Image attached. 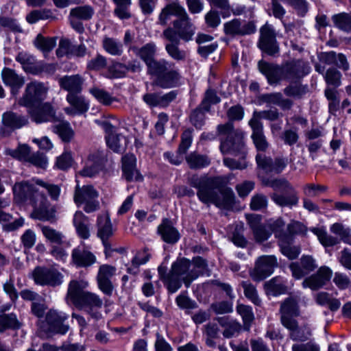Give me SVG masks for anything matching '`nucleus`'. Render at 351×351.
I'll use <instances>...</instances> for the list:
<instances>
[{"label": "nucleus", "instance_id": "nucleus-1", "mask_svg": "<svg viewBox=\"0 0 351 351\" xmlns=\"http://www.w3.org/2000/svg\"><path fill=\"white\" fill-rule=\"evenodd\" d=\"M13 193L16 201L27 202L33 207L32 218L41 221H53L55 219V210L49 208L50 203L47 197L29 182L15 183Z\"/></svg>", "mask_w": 351, "mask_h": 351}, {"label": "nucleus", "instance_id": "nucleus-2", "mask_svg": "<svg viewBox=\"0 0 351 351\" xmlns=\"http://www.w3.org/2000/svg\"><path fill=\"white\" fill-rule=\"evenodd\" d=\"M258 67L271 85H276L284 80H292L302 77L310 71L308 64L302 60L292 61L282 66L261 60Z\"/></svg>", "mask_w": 351, "mask_h": 351}, {"label": "nucleus", "instance_id": "nucleus-3", "mask_svg": "<svg viewBox=\"0 0 351 351\" xmlns=\"http://www.w3.org/2000/svg\"><path fill=\"white\" fill-rule=\"evenodd\" d=\"M218 178H210L206 180L193 178L191 184L198 188L197 196L201 202L205 204H214L219 207H226L232 204L234 193L230 188L219 190L217 193L213 186L217 183Z\"/></svg>", "mask_w": 351, "mask_h": 351}, {"label": "nucleus", "instance_id": "nucleus-4", "mask_svg": "<svg viewBox=\"0 0 351 351\" xmlns=\"http://www.w3.org/2000/svg\"><path fill=\"white\" fill-rule=\"evenodd\" d=\"M148 73L154 77V83L164 88L174 87L180 82V75L175 64L164 59L149 63Z\"/></svg>", "mask_w": 351, "mask_h": 351}, {"label": "nucleus", "instance_id": "nucleus-5", "mask_svg": "<svg viewBox=\"0 0 351 351\" xmlns=\"http://www.w3.org/2000/svg\"><path fill=\"white\" fill-rule=\"evenodd\" d=\"M281 322L291 330V337L295 341H305L310 336L308 330L298 328L295 317L299 315V309L296 300L293 298H287L281 305Z\"/></svg>", "mask_w": 351, "mask_h": 351}, {"label": "nucleus", "instance_id": "nucleus-6", "mask_svg": "<svg viewBox=\"0 0 351 351\" xmlns=\"http://www.w3.org/2000/svg\"><path fill=\"white\" fill-rule=\"evenodd\" d=\"M311 231L317 236L320 243L324 247H332L340 243V241L351 245V229L341 223H335L330 226V231L339 239L330 235L324 227L312 228Z\"/></svg>", "mask_w": 351, "mask_h": 351}, {"label": "nucleus", "instance_id": "nucleus-7", "mask_svg": "<svg viewBox=\"0 0 351 351\" xmlns=\"http://www.w3.org/2000/svg\"><path fill=\"white\" fill-rule=\"evenodd\" d=\"M218 132L221 135L227 136L226 140L221 139L220 149L222 154L241 151L244 147V134L240 130H234L231 123L218 126Z\"/></svg>", "mask_w": 351, "mask_h": 351}, {"label": "nucleus", "instance_id": "nucleus-8", "mask_svg": "<svg viewBox=\"0 0 351 351\" xmlns=\"http://www.w3.org/2000/svg\"><path fill=\"white\" fill-rule=\"evenodd\" d=\"M98 192L91 185H77L74 193V202L79 206L84 204V210L87 213L95 212L99 208L97 200Z\"/></svg>", "mask_w": 351, "mask_h": 351}, {"label": "nucleus", "instance_id": "nucleus-9", "mask_svg": "<svg viewBox=\"0 0 351 351\" xmlns=\"http://www.w3.org/2000/svg\"><path fill=\"white\" fill-rule=\"evenodd\" d=\"M189 269L190 261L185 258L178 260L173 264L170 274L163 278L171 293H175L180 288L181 280L184 282V277L188 276Z\"/></svg>", "mask_w": 351, "mask_h": 351}, {"label": "nucleus", "instance_id": "nucleus-10", "mask_svg": "<svg viewBox=\"0 0 351 351\" xmlns=\"http://www.w3.org/2000/svg\"><path fill=\"white\" fill-rule=\"evenodd\" d=\"M48 87L43 82L34 81L26 86L25 93L19 104L23 106H32L47 98Z\"/></svg>", "mask_w": 351, "mask_h": 351}, {"label": "nucleus", "instance_id": "nucleus-11", "mask_svg": "<svg viewBox=\"0 0 351 351\" xmlns=\"http://www.w3.org/2000/svg\"><path fill=\"white\" fill-rule=\"evenodd\" d=\"M32 276L36 284L42 286L57 287L63 282V275L54 267L38 266L34 268Z\"/></svg>", "mask_w": 351, "mask_h": 351}, {"label": "nucleus", "instance_id": "nucleus-12", "mask_svg": "<svg viewBox=\"0 0 351 351\" xmlns=\"http://www.w3.org/2000/svg\"><path fill=\"white\" fill-rule=\"evenodd\" d=\"M97 122L105 131L106 141L108 147L115 152H124L129 139L123 135L117 134L115 127L110 122L107 121Z\"/></svg>", "mask_w": 351, "mask_h": 351}, {"label": "nucleus", "instance_id": "nucleus-13", "mask_svg": "<svg viewBox=\"0 0 351 351\" xmlns=\"http://www.w3.org/2000/svg\"><path fill=\"white\" fill-rule=\"evenodd\" d=\"M278 265L277 258L273 255L262 256L256 262L252 278L256 281L262 280L270 276Z\"/></svg>", "mask_w": 351, "mask_h": 351}, {"label": "nucleus", "instance_id": "nucleus-14", "mask_svg": "<svg viewBox=\"0 0 351 351\" xmlns=\"http://www.w3.org/2000/svg\"><path fill=\"white\" fill-rule=\"evenodd\" d=\"M106 161V157L104 152H93L88 155L86 165L79 171V174L83 177H93L104 169Z\"/></svg>", "mask_w": 351, "mask_h": 351}, {"label": "nucleus", "instance_id": "nucleus-15", "mask_svg": "<svg viewBox=\"0 0 351 351\" xmlns=\"http://www.w3.org/2000/svg\"><path fill=\"white\" fill-rule=\"evenodd\" d=\"M102 305L103 301L99 295L88 291L76 307L84 311L95 320H99L101 318L99 309L101 308Z\"/></svg>", "mask_w": 351, "mask_h": 351}, {"label": "nucleus", "instance_id": "nucleus-16", "mask_svg": "<svg viewBox=\"0 0 351 351\" xmlns=\"http://www.w3.org/2000/svg\"><path fill=\"white\" fill-rule=\"evenodd\" d=\"M29 108L28 112L32 120L36 123L51 121L56 117V111L49 102L37 104Z\"/></svg>", "mask_w": 351, "mask_h": 351}, {"label": "nucleus", "instance_id": "nucleus-17", "mask_svg": "<svg viewBox=\"0 0 351 351\" xmlns=\"http://www.w3.org/2000/svg\"><path fill=\"white\" fill-rule=\"evenodd\" d=\"M259 47L269 55H274L278 52L276 34L271 25L265 24L261 27Z\"/></svg>", "mask_w": 351, "mask_h": 351}, {"label": "nucleus", "instance_id": "nucleus-18", "mask_svg": "<svg viewBox=\"0 0 351 351\" xmlns=\"http://www.w3.org/2000/svg\"><path fill=\"white\" fill-rule=\"evenodd\" d=\"M98 232L97 235L101 239L105 247V254L106 256H110L112 251L110 244L108 241V239L113 234L112 226L108 214L101 215L97 218Z\"/></svg>", "mask_w": 351, "mask_h": 351}, {"label": "nucleus", "instance_id": "nucleus-19", "mask_svg": "<svg viewBox=\"0 0 351 351\" xmlns=\"http://www.w3.org/2000/svg\"><path fill=\"white\" fill-rule=\"evenodd\" d=\"M332 270L326 267H321L316 274L312 275L304 280L302 287L311 290H317L322 287L331 278Z\"/></svg>", "mask_w": 351, "mask_h": 351}, {"label": "nucleus", "instance_id": "nucleus-20", "mask_svg": "<svg viewBox=\"0 0 351 351\" xmlns=\"http://www.w3.org/2000/svg\"><path fill=\"white\" fill-rule=\"evenodd\" d=\"M315 260L308 255L302 256L300 263H292L289 265L292 276L295 279H300L317 268Z\"/></svg>", "mask_w": 351, "mask_h": 351}, {"label": "nucleus", "instance_id": "nucleus-21", "mask_svg": "<svg viewBox=\"0 0 351 351\" xmlns=\"http://www.w3.org/2000/svg\"><path fill=\"white\" fill-rule=\"evenodd\" d=\"M68 316L62 312L50 310L46 315V322L49 326V330L54 333L65 334L69 330V326L64 324Z\"/></svg>", "mask_w": 351, "mask_h": 351}, {"label": "nucleus", "instance_id": "nucleus-22", "mask_svg": "<svg viewBox=\"0 0 351 351\" xmlns=\"http://www.w3.org/2000/svg\"><path fill=\"white\" fill-rule=\"evenodd\" d=\"M70 107L64 108V112L71 116L86 112L89 108L88 103L80 93H68L66 97Z\"/></svg>", "mask_w": 351, "mask_h": 351}, {"label": "nucleus", "instance_id": "nucleus-23", "mask_svg": "<svg viewBox=\"0 0 351 351\" xmlns=\"http://www.w3.org/2000/svg\"><path fill=\"white\" fill-rule=\"evenodd\" d=\"M249 125L252 130V138L256 149L259 151L265 150L268 144L263 134V124L260 121L258 114H254L253 117L249 121Z\"/></svg>", "mask_w": 351, "mask_h": 351}, {"label": "nucleus", "instance_id": "nucleus-24", "mask_svg": "<svg viewBox=\"0 0 351 351\" xmlns=\"http://www.w3.org/2000/svg\"><path fill=\"white\" fill-rule=\"evenodd\" d=\"M71 259L77 267H88L96 262L95 256L84 246H78L73 250Z\"/></svg>", "mask_w": 351, "mask_h": 351}, {"label": "nucleus", "instance_id": "nucleus-25", "mask_svg": "<svg viewBox=\"0 0 351 351\" xmlns=\"http://www.w3.org/2000/svg\"><path fill=\"white\" fill-rule=\"evenodd\" d=\"M84 78L80 74L64 75L58 80L60 88L68 93H80L83 88Z\"/></svg>", "mask_w": 351, "mask_h": 351}, {"label": "nucleus", "instance_id": "nucleus-26", "mask_svg": "<svg viewBox=\"0 0 351 351\" xmlns=\"http://www.w3.org/2000/svg\"><path fill=\"white\" fill-rule=\"evenodd\" d=\"M223 28L226 34L230 36L250 34L255 32V26L252 23L242 24L237 19L226 22Z\"/></svg>", "mask_w": 351, "mask_h": 351}, {"label": "nucleus", "instance_id": "nucleus-27", "mask_svg": "<svg viewBox=\"0 0 351 351\" xmlns=\"http://www.w3.org/2000/svg\"><path fill=\"white\" fill-rule=\"evenodd\" d=\"M88 285V282L84 280H73L69 282L66 299L70 300L75 307L88 292L84 291Z\"/></svg>", "mask_w": 351, "mask_h": 351}, {"label": "nucleus", "instance_id": "nucleus-28", "mask_svg": "<svg viewBox=\"0 0 351 351\" xmlns=\"http://www.w3.org/2000/svg\"><path fill=\"white\" fill-rule=\"evenodd\" d=\"M1 76L4 84L10 87L12 94L17 95L19 89L25 83L23 77L18 75L14 70L10 68H4L2 70Z\"/></svg>", "mask_w": 351, "mask_h": 351}, {"label": "nucleus", "instance_id": "nucleus-29", "mask_svg": "<svg viewBox=\"0 0 351 351\" xmlns=\"http://www.w3.org/2000/svg\"><path fill=\"white\" fill-rule=\"evenodd\" d=\"M176 97L174 91H170L166 94L150 93L144 95L145 102L150 106L167 107Z\"/></svg>", "mask_w": 351, "mask_h": 351}, {"label": "nucleus", "instance_id": "nucleus-30", "mask_svg": "<svg viewBox=\"0 0 351 351\" xmlns=\"http://www.w3.org/2000/svg\"><path fill=\"white\" fill-rule=\"evenodd\" d=\"M27 123L28 119L26 117L12 111H7L2 115V123L3 127L10 130L19 129L27 125Z\"/></svg>", "mask_w": 351, "mask_h": 351}, {"label": "nucleus", "instance_id": "nucleus-31", "mask_svg": "<svg viewBox=\"0 0 351 351\" xmlns=\"http://www.w3.org/2000/svg\"><path fill=\"white\" fill-rule=\"evenodd\" d=\"M206 272V265L205 261L200 257L194 258L192 262L190 261V269L188 276L184 277L185 285L189 287L193 280L196 279L199 276L204 274Z\"/></svg>", "mask_w": 351, "mask_h": 351}, {"label": "nucleus", "instance_id": "nucleus-32", "mask_svg": "<svg viewBox=\"0 0 351 351\" xmlns=\"http://www.w3.org/2000/svg\"><path fill=\"white\" fill-rule=\"evenodd\" d=\"M73 222L77 235L83 239H88L90 237L88 218L82 211H77L73 216Z\"/></svg>", "mask_w": 351, "mask_h": 351}, {"label": "nucleus", "instance_id": "nucleus-33", "mask_svg": "<svg viewBox=\"0 0 351 351\" xmlns=\"http://www.w3.org/2000/svg\"><path fill=\"white\" fill-rule=\"evenodd\" d=\"M173 15L178 16L181 18H186V11L184 8L177 3L167 5L164 8L158 17L160 24L165 25L167 24L170 17Z\"/></svg>", "mask_w": 351, "mask_h": 351}, {"label": "nucleus", "instance_id": "nucleus-34", "mask_svg": "<svg viewBox=\"0 0 351 351\" xmlns=\"http://www.w3.org/2000/svg\"><path fill=\"white\" fill-rule=\"evenodd\" d=\"M248 223L253 230L254 237L258 241L267 240L271 235V232L267 231L265 227L261 225V217L258 215H247Z\"/></svg>", "mask_w": 351, "mask_h": 351}, {"label": "nucleus", "instance_id": "nucleus-35", "mask_svg": "<svg viewBox=\"0 0 351 351\" xmlns=\"http://www.w3.org/2000/svg\"><path fill=\"white\" fill-rule=\"evenodd\" d=\"M173 25L174 27L178 29L180 38L186 41L192 39L195 34V27L189 21L186 13V18L182 17L181 19H180V21H175Z\"/></svg>", "mask_w": 351, "mask_h": 351}, {"label": "nucleus", "instance_id": "nucleus-36", "mask_svg": "<svg viewBox=\"0 0 351 351\" xmlns=\"http://www.w3.org/2000/svg\"><path fill=\"white\" fill-rule=\"evenodd\" d=\"M267 295L277 296L287 291V287L285 280L280 277H275L265 284Z\"/></svg>", "mask_w": 351, "mask_h": 351}, {"label": "nucleus", "instance_id": "nucleus-37", "mask_svg": "<svg viewBox=\"0 0 351 351\" xmlns=\"http://www.w3.org/2000/svg\"><path fill=\"white\" fill-rule=\"evenodd\" d=\"M158 230L162 239L167 243H176L180 238L178 230L171 226L168 220L163 221V223L159 226Z\"/></svg>", "mask_w": 351, "mask_h": 351}, {"label": "nucleus", "instance_id": "nucleus-38", "mask_svg": "<svg viewBox=\"0 0 351 351\" xmlns=\"http://www.w3.org/2000/svg\"><path fill=\"white\" fill-rule=\"evenodd\" d=\"M22 326L14 313H3L0 315V332L6 330H18Z\"/></svg>", "mask_w": 351, "mask_h": 351}, {"label": "nucleus", "instance_id": "nucleus-39", "mask_svg": "<svg viewBox=\"0 0 351 351\" xmlns=\"http://www.w3.org/2000/svg\"><path fill=\"white\" fill-rule=\"evenodd\" d=\"M34 182L37 185L45 189L47 195L52 201H59L61 193L60 185L55 184L52 182L44 181L40 179H36Z\"/></svg>", "mask_w": 351, "mask_h": 351}, {"label": "nucleus", "instance_id": "nucleus-40", "mask_svg": "<svg viewBox=\"0 0 351 351\" xmlns=\"http://www.w3.org/2000/svg\"><path fill=\"white\" fill-rule=\"evenodd\" d=\"M89 92L98 102L104 106H110L113 102L117 101V98L112 96L108 91L97 86L91 88Z\"/></svg>", "mask_w": 351, "mask_h": 351}, {"label": "nucleus", "instance_id": "nucleus-41", "mask_svg": "<svg viewBox=\"0 0 351 351\" xmlns=\"http://www.w3.org/2000/svg\"><path fill=\"white\" fill-rule=\"evenodd\" d=\"M16 60L19 62L26 71L32 73H36V68L35 66V58L33 56L25 53L20 52L16 57Z\"/></svg>", "mask_w": 351, "mask_h": 351}, {"label": "nucleus", "instance_id": "nucleus-42", "mask_svg": "<svg viewBox=\"0 0 351 351\" xmlns=\"http://www.w3.org/2000/svg\"><path fill=\"white\" fill-rule=\"evenodd\" d=\"M53 131L58 134L64 142H69L74 132L68 122H60L53 126Z\"/></svg>", "mask_w": 351, "mask_h": 351}, {"label": "nucleus", "instance_id": "nucleus-43", "mask_svg": "<svg viewBox=\"0 0 351 351\" xmlns=\"http://www.w3.org/2000/svg\"><path fill=\"white\" fill-rule=\"evenodd\" d=\"M39 226L41 229L43 234L47 240L49 241L51 243L58 245L62 243L64 237L61 232L58 231L48 226L40 225Z\"/></svg>", "mask_w": 351, "mask_h": 351}, {"label": "nucleus", "instance_id": "nucleus-44", "mask_svg": "<svg viewBox=\"0 0 351 351\" xmlns=\"http://www.w3.org/2000/svg\"><path fill=\"white\" fill-rule=\"evenodd\" d=\"M186 160L192 169L203 168L210 164L208 158L204 155H199L196 153H191L186 157Z\"/></svg>", "mask_w": 351, "mask_h": 351}, {"label": "nucleus", "instance_id": "nucleus-45", "mask_svg": "<svg viewBox=\"0 0 351 351\" xmlns=\"http://www.w3.org/2000/svg\"><path fill=\"white\" fill-rule=\"evenodd\" d=\"M156 51V47L153 43H149L143 47L138 51V55L143 59L147 66V71H149V63L158 62V61L154 60V56Z\"/></svg>", "mask_w": 351, "mask_h": 351}, {"label": "nucleus", "instance_id": "nucleus-46", "mask_svg": "<svg viewBox=\"0 0 351 351\" xmlns=\"http://www.w3.org/2000/svg\"><path fill=\"white\" fill-rule=\"evenodd\" d=\"M94 10L89 5L78 6L72 8L70 12L71 17H75L79 20L88 21L90 19L93 15Z\"/></svg>", "mask_w": 351, "mask_h": 351}, {"label": "nucleus", "instance_id": "nucleus-47", "mask_svg": "<svg viewBox=\"0 0 351 351\" xmlns=\"http://www.w3.org/2000/svg\"><path fill=\"white\" fill-rule=\"evenodd\" d=\"M291 240H289V238L279 241L280 250L282 254L288 258L295 259L298 256L300 250L298 247L291 246Z\"/></svg>", "mask_w": 351, "mask_h": 351}, {"label": "nucleus", "instance_id": "nucleus-48", "mask_svg": "<svg viewBox=\"0 0 351 351\" xmlns=\"http://www.w3.org/2000/svg\"><path fill=\"white\" fill-rule=\"evenodd\" d=\"M335 25L340 29L345 32H351V15L341 13L332 16Z\"/></svg>", "mask_w": 351, "mask_h": 351}, {"label": "nucleus", "instance_id": "nucleus-49", "mask_svg": "<svg viewBox=\"0 0 351 351\" xmlns=\"http://www.w3.org/2000/svg\"><path fill=\"white\" fill-rule=\"evenodd\" d=\"M52 17V13L49 10H34L26 16V20L29 23L33 24L40 20H46Z\"/></svg>", "mask_w": 351, "mask_h": 351}, {"label": "nucleus", "instance_id": "nucleus-50", "mask_svg": "<svg viewBox=\"0 0 351 351\" xmlns=\"http://www.w3.org/2000/svg\"><path fill=\"white\" fill-rule=\"evenodd\" d=\"M271 198L276 204L280 206H292L298 202V197L294 193H291L288 196L274 194Z\"/></svg>", "mask_w": 351, "mask_h": 351}, {"label": "nucleus", "instance_id": "nucleus-51", "mask_svg": "<svg viewBox=\"0 0 351 351\" xmlns=\"http://www.w3.org/2000/svg\"><path fill=\"white\" fill-rule=\"evenodd\" d=\"M34 44L43 51H50L56 46V42L54 38H45L39 34L37 36Z\"/></svg>", "mask_w": 351, "mask_h": 351}, {"label": "nucleus", "instance_id": "nucleus-52", "mask_svg": "<svg viewBox=\"0 0 351 351\" xmlns=\"http://www.w3.org/2000/svg\"><path fill=\"white\" fill-rule=\"evenodd\" d=\"M6 154L20 160L27 161L29 157L30 149L26 145H19L15 149H8Z\"/></svg>", "mask_w": 351, "mask_h": 351}, {"label": "nucleus", "instance_id": "nucleus-53", "mask_svg": "<svg viewBox=\"0 0 351 351\" xmlns=\"http://www.w3.org/2000/svg\"><path fill=\"white\" fill-rule=\"evenodd\" d=\"M271 229L274 232L276 237L278 238L279 241L282 239H289V236L287 235V228L285 230V222L282 219H278L270 224Z\"/></svg>", "mask_w": 351, "mask_h": 351}, {"label": "nucleus", "instance_id": "nucleus-54", "mask_svg": "<svg viewBox=\"0 0 351 351\" xmlns=\"http://www.w3.org/2000/svg\"><path fill=\"white\" fill-rule=\"evenodd\" d=\"M103 47L108 53L113 56H119L122 53L121 44L111 38H104Z\"/></svg>", "mask_w": 351, "mask_h": 351}, {"label": "nucleus", "instance_id": "nucleus-55", "mask_svg": "<svg viewBox=\"0 0 351 351\" xmlns=\"http://www.w3.org/2000/svg\"><path fill=\"white\" fill-rule=\"evenodd\" d=\"M219 322L222 326L226 327L223 335L226 338H230L240 331L241 326L237 322H230L226 324L224 318L222 317L219 319Z\"/></svg>", "mask_w": 351, "mask_h": 351}, {"label": "nucleus", "instance_id": "nucleus-56", "mask_svg": "<svg viewBox=\"0 0 351 351\" xmlns=\"http://www.w3.org/2000/svg\"><path fill=\"white\" fill-rule=\"evenodd\" d=\"M117 4V8L114 10V13L120 19H129L130 14L128 10V8L130 4V0H114Z\"/></svg>", "mask_w": 351, "mask_h": 351}, {"label": "nucleus", "instance_id": "nucleus-57", "mask_svg": "<svg viewBox=\"0 0 351 351\" xmlns=\"http://www.w3.org/2000/svg\"><path fill=\"white\" fill-rule=\"evenodd\" d=\"M73 158L70 152H64L57 158L56 167L60 170H66L71 167Z\"/></svg>", "mask_w": 351, "mask_h": 351}, {"label": "nucleus", "instance_id": "nucleus-58", "mask_svg": "<svg viewBox=\"0 0 351 351\" xmlns=\"http://www.w3.org/2000/svg\"><path fill=\"white\" fill-rule=\"evenodd\" d=\"M237 313L242 317L245 325H249L254 319V314L250 306L239 304L237 307Z\"/></svg>", "mask_w": 351, "mask_h": 351}, {"label": "nucleus", "instance_id": "nucleus-59", "mask_svg": "<svg viewBox=\"0 0 351 351\" xmlns=\"http://www.w3.org/2000/svg\"><path fill=\"white\" fill-rule=\"evenodd\" d=\"M165 49L168 54L174 60H181L186 57V52L179 49L178 43L167 44L165 46Z\"/></svg>", "mask_w": 351, "mask_h": 351}, {"label": "nucleus", "instance_id": "nucleus-60", "mask_svg": "<svg viewBox=\"0 0 351 351\" xmlns=\"http://www.w3.org/2000/svg\"><path fill=\"white\" fill-rule=\"evenodd\" d=\"M211 7H216L221 10L223 18L230 16V5L229 0H206Z\"/></svg>", "mask_w": 351, "mask_h": 351}, {"label": "nucleus", "instance_id": "nucleus-61", "mask_svg": "<svg viewBox=\"0 0 351 351\" xmlns=\"http://www.w3.org/2000/svg\"><path fill=\"white\" fill-rule=\"evenodd\" d=\"M287 232L289 240H292V235L293 234H306L307 228L304 224L298 221H293L288 225Z\"/></svg>", "mask_w": 351, "mask_h": 351}, {"label": "nucleus", "instance_id": "nucleus-62", "mask_svg": "<svg viewBox=\"0 0 351 351\" xmlns=\"http://www.w3.org/2000/svg\"><path fill=\"white\" fill-rule=\"evenodd\" d=\"M176 302L180 308L193 309L197 307L196 302L191 300L185 293H182L177 296Z\"/></svg>", "mask_w": 351, "mask_h": 351}, {"label": "nucleus", "instance_id": "nucleus-63", "mask_svg": "<svg viewBox=\"0 0 351 351\" xmlns=\"http://www.w3.org/2000/svg\"><path fill=\"white\" fill-rule=\"evenodd\" d=\"M191 130H185L182 135V141L178 148L179 154H184L192 143V134Z\"/></svg>", "mask_w": 351, "mask_h": 351}, {"label": "nucleus", "instance_id": "nucleus-64", "mask_svg": "<svg viewBox=\"0 0 351 351\" xmlns=\"http://www.w3.org/2000/svg\"><path fill=\"white\" fill-rule=\"evenodd\" d=\"M72 47L73 45L69 39L61 38L59 42L58 48L56 50V55L59 58L71 55Z\"/></svg>", "mask_w": 351, "mask_h": 351}]
</instances>
